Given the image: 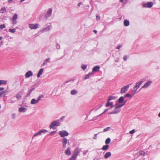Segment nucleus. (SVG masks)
Instances as JSON below:
<instances>
[{
	"instance_id": "f257e3e1",
	"label": "nucleus",
	"mask_w": 160,
	"mask_h": 160,
	"mask_svg": "<svg viewBox=\"0 0 160 160\" xmlns=\"http://www.w3.org/2000/svg\"><path fill=\"white\" fill-rule=\"evenodd\" d=\"M61 125L60 122V120H56L54 121L50 125L49 127L50 128H53L55 129V128H54V126H59Z\"/></svg>"
},
{
	"instance_id": "f03ea898",
	"label": "nucleus",
	"mask_w": 160,
	"mask_h": 160,
	"mask_svg": "<svg viewBox=\"0 0 160 160\" xmlns=\"http://www.w3.org/2000/svg\"><path fill=\"white\" fill-rule=\"evenodd\" d=\"M59 134L61 137H63L68 135L69 133L66 131L62 130L59 131L58 132Z\"/></svg>"
},
{
	"instance_id": "7ed1b4c3",
	"label": "nucleus",
	"mask_w": 160,
	"mask_h": 160,
	"mask_svg": "<svg viewBox=\"0 0 160 160\" xmlns=\"http://www.w3.org/2000/svg\"><path fill=\"white\" fill-rule=\"evenodd\" d=\"M143 82L142 81H140L139 82H137L135 85L133 87V90L134 91V93L133 94L134 95L135 93L136 92L137 89L139 88L140 85L142 84Z\"/></svg>"
},
{
	"instance_id": "20e7f679",
	"label": "nucleus",
	"mask_w": 160,
	"mask_h": 160,
	"mask_svg": "<svg viewBox=\"0 0 160 160\" xmlns=\"http://www.w3.org/2000/svg\"><path fill=\"white\" fill-rule=\"evenodd\" d=\"M52 8H49L48 11L47 12L46 14L45 15V16L46 19H48L52 15Z\"/></svg>"
},
{
	"instance_id": "39448f33",
	"label": "nucleus",
	"mask_w": 160,
	"mask_h": 160,
	"mask_svg": "<svg viewBox=\"0 0 160 160\" xmlns=\"http://www.w3.org/2000/svg\"><path fill=\"white\" fill-rule=\"evenodd\" d=\"M153 2H148L147 3H143L142 6L145 8H151L153 6Z\"/></svg>"
},
{
	"instance_id": "423d86ee",
	"label": "nucleus",
	"mask_w": 160,
	"mask_h": 160,
	"mask_svg": "<svg viewBox=\"0 0 160 160\" xmlns=\"http://www.w3.org/2000/svg\"><path fill=\"white\" fill-rule=\"evenodd\" d=\"M129 86V85L128 84L122 88L121 90L120 93L122 94L125 93L128 90Z\"/></svg>"
},
{
	"instance_id": "0eeeda50",
	"label": "nucleus",
	"mask_w": 160,
	"mask_h": 160,
	"mask_svg": "<svg viewBox=\"0 0 160 160\" xmlns=\"http://www.w3.org/2000/svg\"><path fill=\"white\" fill-rule=\"evenodd\" d=\"M39 24L37 23L35 24H29V28L31 29H36L38 28Z\"/></svg>"
},
{
	"instance_id": "6e6552de",
	"label": "nucleus",
	"mask_w": 160,
	"mask_h": 160,
	"mask_svg": "<svg viewBox=\"0 0 160 160\" xmlns=\"http://www.w3.org/2000/svg\"><path fill=\"white\" fill-rule=\"evenodd\" d=\"M18 18V15L17 14H14L12 18V23L13 24H16L17 22L16 20Z\"/></svg>"
},
{
	"instance_id": "1a4fd4ad",
	"label": "nucleus",
	"mask_w": 160,
	"mask_h": 160,
	"mask_svg": "<svg viewBox=\"0 0 160 160\" xmlns=\"http://www.w3.org/2000/svg\"><path fill=\"white\" fill-rule=\"evenodd\" d=\"M126 102V101H125L123 103H122L120 104H118L116 103L115 105V109H117L118 108H120L121 107H122L124 105H125Z\"/></svg>"
},
{
	"instance_id": "9d476101",
	"label": "nucleus",
	"mask_w": 160,
	"mask_h": 160,
	"mask_svg": "<svg viewBox=\"0 0 160 160\" xmlns=\"http://www.w3.org/2000/svg\"><path fill=\"white\" fill-rule=\"evenodd\" d=\"M81 150V149L80 148H76L74 151L73 154L77 157L78 154L80 153Z\"/></svg>"
},
{
	"instance_id": "9b49d317",
	"label": "nucleus",
	"mask_w": 160,
	"mask_h": 160,
	"mask_svg": "<svg viewBox=\"0 0 160 160\" xmlns=\"http://www.w3.org/2000/svg\"><path fill=\"white\" fill-rule=\"evenodd\" d=\"M152 82L150 81H148L146 82L144 85L142 87V88H146L148 87L151 84Z\"/></svg>"
},
{
	"instance_id": "f8f14e48",
	"label": "nucleus",
	"mask_w": 160,
	"mask_h": 160,
	"mask_svg": "<svg viewBox=\"0 0 160 160\" xmlns=\"http://www.w3.org/2000/svg\"><path fill=\"white\" fill-rule=\"evenodd\" d=\"M33 75V73L31 71L27 72L25 74V78H29Z\"/></svg>"
},
{
	"instance_id": "ddd939ff",
	"label": "nucleus",
	"mask_w": 160,
	"mask_h": 160,
	"mask_svg": "<svg viewBox=\"0 0 160 160\" xmlns=\"http://www.w3.org/2000/svg\"><path fill=\"white\" fill-rule=\"evenodd\" d=\"M126 101H127V100L124 101V98L122 96L120 97L118 100V103L121 104L123 103Z\"/></svg>"
},
{
	"instance_id": "4468645a",
	"label": "nucleus",
	"mask_w": 160,
	"mask_h": 160,
	"mask_svg": "<svg viewBox=\"0 0 160 160\" xmlns=\"http://www.w3.org/2000/svg\"><path fill=\"white\" fill-rule=\"evenodd\" d=\"M49 25H47V26L42 30V32L47 31L51 29V24L49 23Z\"/></svg>"
},
{
	"instance_id": "2eb2a0df",
	"label": "nucleus",
	"mask_w": 160,
	"mask_h": 160,
	"mask_svg": "<svg viewBox=\"0 0 160 160\" xmlns=\"http://www.w3.org/2000/svg\"><path fill=\"white\" fill-rule=\"evenodd\" d=\"M100 69V67L98 66H96L94 67L92 69L93 72H96L98 71Z\"/></svg>"
},
{
	"instance_id": "dca6fc26",
	"label": "nucleus",
	"mask_w": 160,
	"mask_h": 160,
	"mask_svg": "<svg viewBox=\"0 0 160 160\" xmlns=\"http://www.w3.org/2000/svg\"><path fill=\"white\" fill-rule=\"evenodd\" d=\"M65 153L66 155H70L71 154V152L70 151V149L68 148L65 151Z\"/></svg>"
},
{
	"instance_id": "f3484780",
	"label": "nucleus",
	"mask_w": 160,
	"mask_h": 160,
	"mask_svg": "<svg viewBox=\"0 0 160 160\" xmlns=\"http://www.w3.org/2000/svg\"><path fill=\"white\" fill-rule=\"evenodd\" d=\"M27 110V108L24 107H20L19 108L18 111L20 112H25Z\"/></svg>"
},
{
	"instance_id": "a211bd4d",
	"label": "nucleus",
	"mask_w": 160,
	"mask_h": 160,
	"mask_svg": "<svg viewBox=\"0 0 160 160\" xmlns=\"http://www.w3.org/2000/svg\"><path fill=\"white\" fill-rule=\"evenodd\" d=\"M120 111V109H115V110L109 113V114H117Z\"/></svg>"
},
{
	"instance_id": "6ab92c4d",
	"label": "nucleus",
	"mask_w": 160,
	"mask_h": 160,
	"mask_svg": "<svg viewBox=\"0 0 160 160\" xmlns=\"http://www.w3.org/2000/svg\"><path fill=\"white\" fill-rule=\"evenodd\" d=\"M8 92V91L7 90L3 91H1V96L4 97Z\"/></svg>"
},
{
	"instance_id": "aec40b11",
	"label": "nucleus",
	"mask_w": 160,
	"mask_h": 160,
	"mask_svg": "<svg viewBox=\"0 0 160 160\" xmlns=\"http://www.w3.org/2000/svg\"><path fill=\"white\" fill-rule=\"evenodd\" d=\"M43 71V68H41L39 70L37 74V77L38 78H39L40 76L42 74V72Z\"/></svg>"
},
{
	"instance_id": "412c9836",
	"label": "nucleus",
	"mask_w": 160,
	"mask_h": 160,
	"mask_svg": "<svg viewBox=\"0 0 160 160\" xmlns=\"http://www.w3.org/2000/svg\"><path fill=\"white\" fill-rule=\"evenodd\" d=\"M124 25L126 27L128 26L130 24L129 21L127 20H125L123 22Z\"/></svg>"
},
{
	"instance_id": "4be33fe9",
	"label": "nucleus",
	"mask_w": 160,
	"mask_h": 160,
	"mask_svg": "<svg viewBox=\"0 0 160 160\" xmlns=\"http://www.w3.org/2000/svg\"><path fill=\"white\" fill-rule=\"evenodd\" d=\"M38 102L37 100H36L35 99L33 98L31 100L30 103L32 104H35L38 103Z\"/></svg>"
},
{
	"instance_id": "5701e85b",
	"label": "nucleus",
	"mask_w": 160,
	"mask_h": 160,
	"mask_svg": "<svg viewBox=\"0 0 160 160\" xmlns=\"http://www.w3.org/2000/svg\"><path fill=\"white\" fill-rule=\"evenodd\" d=\"M111 155V153L110 152H108L106 153L104 156V157L105 158H107L110 157Z\"/></svg>"
},
{
	"instance_id": "b1692460",
	"label": "nucleus",
	"mask_w": 160,
	"mask_h": 160,
	"mask_svg": "<svg viewBox=\"0 0 160 160\" xmlns=\"http://www.w3.org/2000/svg\"><path fill=\"white\" fill-rule=\"evenodd\" d=\"M116 98L115 96H109L108 97V101H110L112 100H115Z\"/></svg>"
},
{
	"instance_id": "393cba45",
	"label": "nucleus",
	"mask_w": 160,
	"mask_h": 160,
	"mask_svg": "<svg viewBox=\"0 0 160 160\" xmlns=\"http://www.w3.org/2000/svg\"><path fill=\"white\" fill-rule=\"evenodd\" d=\"M68 142H68V140L66 138H63L62 141V144H67Z\"/></svg>"
},
{
	"instance_id": "a878e982",
	"label": "nucleus",
	"mask_w": 160,
	"mask_h": 160,
	"mask_svg": "<svg viewBox=\"0 0 160 160\" xmlns=\"http://www.w3.org/2000/svg\"><path fill=\"white\" fill-rule=\"evenodd\" d=\"M109 147V145L107 144L104 145L102 148V149L104 151H106L108 149Z\"/></svg>"
},
{
	"instance_id": "bb28decb",
	"label": "nucleus",
	"mask_w": 160,
	"mask_h": 160,
	"mask_svg": "<svg viewBox=\"0 0 160 160\" xmlns=\"http://www.w3.org/2000/svg\"><path fill=\"white\" fill-rule=\"evenodd\" d=\"M93 74V72L89 73L88 74H86L85 75L84 79H86L88 78L89 77Z\"/></svg>"
},
{
	"instance_id": "cd10ccee",
	"label": "nucleus",
	"mask_w": 160,
	"mask_h": 160,
	"mask_svg": "<svg viewBox=\"0 0 160 160\" xmlns=\"http://www.w3.org/2000/svg\"><path fill=\"white\" fill-rule=\"evenodd\" d=\"M78 92V91L75 89L72 90L70 92V93L72 95H75Z\"/></svg>"
},
{
	"instance_id": "c85d7f7f",
	"label": "nucleus",
	"mask_w": 160,
	"mask_h": 160,
	"mask_svg": "<svg viewBox=\"0 0 160 160\" xmlns=\"http://www.w3.org/2000/svg\"><path fill=\"white\" fill-rule=\"evenodd\" d=\"M113 103L112 102H110V101H107V103L105 105V106L106 107H108L109 106H110L111 105H112V103Z\"/></svg>"
},
{
	"instance_id": "c756f323",
	"label": "nucleus",
	"mask_w": 160,
	"mask_h": 160,
	"mask_svg": "<svg viewBox=\"0 0 160 160\" xmlns=\"http://www.w3.org/2000/svg\"><path fill=\"white\" fill-rule=\"evenodd\" d=\"M40 132V134L41 135L42 134V133L45 134L46 133L48 132V131L46 129H42L39 131Z\"/></svg>"
},
{
	"instance_id": "7c9ffc66",
	"label": "nucleus",
	"mask_w": 160,
	"mask_h": 160,
	"mask_svg": "<svg viewBox=\"0 0 160 160\" xmlns=\"http://www.w3.org/2000/svg\"><path fill=\"white\" fill-rule=\"evenodd\" d=\"M7 82V80H1V85L2 84L4 85H6Z\"/></svg>"
},
{
	"instance_id": "2f4dec72",
	"label": "nucleus",
	"mask_w": 160,
	"mask_h": 160,
	"mask_svg": "<svg viewBox=\"0 0 160 160\" xmlns=\"http://www.w3.org/2000/svg\"><path fill=\"white\" fill-rule=\"evenodd\" d=\"M77 157V156L73 154L69 160H75L76 159Z\"/></svg>"
},
{
	"instance_id": "473e14b6",
	"label": "nucleus",
	"mask_w": 160,
	"mask_h": 160,
	"mask_svg": "<svg viewBox=\"0 0 160 160\" xmlns=\"http://www.w3.org/2000/svg\"><path fill=\"white\" fill-rule=\"evenodd\" d=\"M111 141V139L110 138H108L105 141V143L106 144H108Z\"/></svg>"
},
{
	"instance_id": "72a5a7b5",
	"label": "nucleus",
	"mask_w": 160,
	"mask_h": 160,
	"mask_svg": "<svg viewBox=\"0 0 160 160\" xmlns=\"http://www.w3.org/2000/svg\"><path fill=\"white\" fill-rule=\"evenodd\" d=\"M43 97L44 95H40L38 97V98L37 99L38 102L41 100V98H43Z\"/></svg>"
},
{
	"instance_id": "f704fd0d",
	"label": "nucleus",
	"mask_w": 160,
	"mask_h": 160,
	"mask_svg": "<svg viewBox=\"0 0 160 160\" xmlns=\"http://www.w3.org/2000/svg\"><path fill=\"white\" fill-rule=\"evenodd\" d=\"M111 129V128L110 127H108L106 128H104L103 130V132H105L108 130H110Z\"/></svg>"
},
{
	"instance_id": "c9c22d12",
	"label": "nucleus",
	"mask_w": 160,
	"mask_h": 160,
	"mask_svg": "<svg viewBox=\"0 0 160 160\" xmlns=\"http://www.w3.org/2000/svg\"><path fill=\"white\" fill-rule=\"evenodd\" d=\"M139 153L140 155L144 156L145 155V152L141 150L139 151Z\"/></svg>"
},
{
	"instance_id": "e433bc0d",
	"label": "nucleus",
	"mask_w": 160,
	"mask_h": 160,
	"mask_svg": "<svg viewBox=\"0 0 160 160\" xmlns=\"http://www.w3.org/2000/svg\"><path fill=\"white\" fill-rule=\"evenodd\" d=\"M87 67V65H85V64H82L81 68L83 70H85L86 69Z\"/></svg>"
},
{
	"instance_id": "4c0bfd02",
	"label": "nucleus",
	"mask_w": 160,
	"mask_h": 160,
	"mask_svg": "<svg viewBox=\"0 0 160 160\" xmlns=\"http://www.w3.org/2000/svg\"><path fill=\"white\" fill-rule=\"evenodd\" d=\"M8 31L9 32L13 33L16 32V29L15 28L12 29L10 28L9 29Z\"/></svg>"
},
{
	"instance_id": "58836bf2",
	"label": "nucleus",
	"mask_w": 160,
	"mask_h": 160,
	"mask_svg": "<svg viewBox=\"0 0 160 160\" xmlns=\"http://www.w3.org/2000/svg\"><path fill=\"white\" fill-rule=\"evenodd\" d=\"M1 11H2V13H5L7 12L6 8L5 7L2 8L1 9Z\"/></svg>"
},
{
	"instance_id": "ea45409f",
	"label": "nucleus",
	"mask_w": 160,
	"mask_h": 160,
	"mask_svg": "<svg viewBox=\"0 0 160 160\" xmlns=\"http://www.w3.org/2000/svg\"><path fill=\"white\" fill-rule=\"evenodd\" d=\"M38 135H41L40 132H39V131L38 132L35 133L33 135V137H32V139H33L34 137H36Z\"/></svg>"
},
{
	"instance_id": "a19ab883",
	"label": "nucleus",
	"mask_w": 160,
	"mask_h": 160,
	"mask_svg": "<svg viewBox=\"0 0 160 160\" xmlns=\"http://www.w3.org/2000/svg\"><path fill=\"white\" fill-rule=\"evenodd\" d=\"M124 96L125 97H128L129 98H131L132 97V95L130 94L129 93H127Z\"/></svg>"
},
{
	"instance_id": "79ce46f5",
	"label": "nucleus",
	"mask_w": 160,
	"mask_h": 160,
	"mask_svg": "<svg viewBox=\"0 0 160 160\" xmlns=\"http://www.w3.org/2000/svg\"><path fill=\"white\" fill-rule=\"evenodd\" d=\"M16 98L17 99H20L22 98V96L19 94H17L16 96Z\"/></svg>"
},
{
	"instance_id": "37998d69",
	"label": "nucleus",
	"mask_w": 160,
	"mask_h": 160,
	"mask_svg": "<svg viewBox=\"0 0 160 160\" xmlns=\"http://www.w3.org/2000/svg\"><path fill=\"white\" fill-rule=\"evenodd\" d=\"M56 48L58 49H59L60 48V45L58 43H57L56 45Z\"/></svg>"
},
{
	"instance_id": "c03bdc74",
	"label": "nucleus",
	"mask_w": 160,
	"mask_h": 160,
	"mask_svg": "<svg viewBox=\"0 0 160 160\" xmlns=\"http://www.w3.org/2000/svg\"><path fill=\"white\" fill-rule=\"evenodd\" d=\"M108 110V109H105L104 110V111L103 112H102L101 114H100V115H98L97 116V117H98V116H100L101 115H102V114H104V113H105V112L107 111Z\"/></svg>"
},
{
	"instance_id": "a18cd8bd",
	"label": "nucleus",
	"mask_w": 160,
	"mask_h": 160,
	"mask_svg": "<svg viewBox=\"0 0 160 160\" xmlns=\"http://www.w3.org/2000/svg\"><path fill=\"white\" fill-rule=\"evenodd\" d=\"M16 114L15 113H12V118L13 119H15V118Z\"/></svg>"
},
{
	"instance_id": "49530a36",
	"label": "nucleus",
	"mask_w": 160,
	"mask_h": 160,
	"mask_svg": "<svg viewBox=\"0 0 160 160\" xmlns=\"http://www.w3.org/2000/svg\"><path fill=\"white\" fill-rule=\"evenodd\" d=\"M135 132V130L134 129H133L131 131L129 132V133L130 134H132L134 133Z\"/></svg>"
},
{
	"instance_id": "de8ad7c7",
	"label": "nucleus",
	"mask_w": 160,
	"mask_h": 160,
	"mask_svg": "<svg viewBox=\"0 0 160 160\" xmlns=\"http://www.w3.org/2000/svg\"><path fill=\"white\" fill-rule=\"evenodd\" d=\"M5 24L1 25V29L5 28Z\"/></svg>"
},
{
	"instance_id": "09e8293b",
	"label": "nucleus",
	"mask_w": 160,
	"mask_h": 160,
	"mask_svg": "<svg viewBox=\"0 0 160 160\" xmlns=\"http://www.w3.org/2000/svg\"><path fill=\"white\" fill-rule=\"evenodd\" d=\"M35 89V88H32L31 89H30L29 91V92H30V93L33 91H34Z\"/></svg>"
},
{
	"instance_id": "8fccbe9b",
	"label": "nucleus",
	"mask_w": 160,
	"mask_h": 160,
	"mask_svg": "<svg viewBox=\"0 0 160 160\" xmlns=\"http://www.w3.org/2000/svg\"><path fill=\"white\" fill-rule=\"evenodd\" d=\"M100 19V17L98 15H97L96 17V20H99Z\"/></svg>"
},
{
	"instance_id": "3c124183",
	"label": "nucleus",
	"mask_w": 160,
	"mask_h": 160,
	"mask_svg": "<svg viewBox=\"0 0 160 160\" xmlns=\"http://www.w3.org/2000/svg\"><path fill=\"white\" fill-rule=\"evenodd\" d=\"M49 60H50V58H46L44 61L46 63V62H50Z\"/></svg>"
},
{
	"instance_id": "603ef678",
	"label": "nucleus",
	"mask_w": 160,
	"mask_h": 160,
	"mask_svg": "<svg viewBox=\"0 0 160 160\" xmlns=\"http://www.w3.org/2000/svg\"><path fill=\"white\" fill-rule=\"evenodd\" d=\"M123 59L125 61H127V56L124 55L123 57Z\"/></svg>"
},
{
	"instance_id": "864d4df0",
	"label": "nucleus",
	"mask_w": 160,
	"mask_h": 160,
	"mask_svg": "<svg viewBox=\"0 0 160 160\" xmlns=\"http://www.w3.org/2000/svg\"><path fill=\"white\" fill-rule=\"evenodd\" d=\"M56 132V131H52L50 133V135H52L53 134H54L55 132Z\"/></svg>"
},
{
	"instance_id": "5fc2aeb1",
	"label": "nucleus",
	"mask_w": 160,
	"mask_h": 160,
	"mask_svg": "<svg viewBox=\"0 0 160 160\" xmlns=\"http://www.w3.org/2000/svg\"><path fill=\"white\" fill-rule=\"evenodd\" d=\"M65 118V116H63L62 117H61L59 120H60L61 121H62Z\"/></svg>"
},
{
	"instance_id": "6e6d98bb",
	"label": "nucleus",
	"mask_w": 160,
	"mask_h": 160,
	"mask_svg": "<svg viewBox=\"0 0 160 160\" xmlns=\"http://www.w3.org/2000/svg\"><path fill=\"white\" fill-rule=\"evenodd\" d=\"M97 135L98 134H94V137L93 138V139H97L96 137H97Z\"/></svg>"
},
{
	"instance_id": "4d7b16f0",
	"label": "nucleus",
	"mask_w": 160,
	"mask_h": 160,
	"mask_svg": "<svg viewBox=\"0 0 160 160\" xmlns=\"http://www.w3.org/2000/svg\"><path fill=\"white\" fill-rule=\"evenodd\" d=\"M31 94V93L30 92H28L27 94V95H26V97H29Z\"/></svg>"
},
{
	"instance_id": "13d9d810",
	"label": "nucleus",
	"mask_w": 160,
	"mask_h": 160,
	"mask_svg": "<svg viewBox=\"0 0 160 160\" xmlns=\"http://www.w3.org/2000/svg\"><path fill=\"white\" fill-rule=\"evenodd\" d=\"M122 47V45H119L116 48L118 49H119Z\"/></svg>"
},
{
	"instance_id": "bf43d9fd",
	"label": "nucleus",
	"mask_w": 160,
	"mask_h": 160,
	"mask_svg": "<svg viewBox=\"0 0 160 160\" xmlns=\"http://www.w3.org/2000/svg\"><path fill=\"white\" fill-rule=\"evenodd\" d=\"M62 147L64 148H66V144H63Z\"/></svg>"
},
{
	"instance_id": "052dcab7",
	"label": "nucleus",
	"mask_w": 160,
	"mask_h": 160,
	"mask_svg": "<svg viewBox=\"0 0 160 160\" xmlns=\"http://www.w3.org/2000/svg\"><path fill=\"white\" fill-rule=\"evenodd\" d=\"M46 64V62H45L44 61L41 64L42 66H43L44 65H45Z\"/></svg>"
},
{
	"instance_id": "680f3d73",
	"label": "nucleus",
	"mask_w": 160,
	"mask_h": 160,
	"mask_svg": "<svg viewBox=\"0 0 160 160\" xmlns=\"http://www.w3.org/2000/svg\"><path fill=\"white\" fill-rule=\"evenodd\" d=\"M82 4V3L81 2H79L78 3V4H77V5L78 7H80V5L81 4Z\"/></svg>"
},
{
	"instance_id": "e2e57ef3",
	"label": "nucleus",
	"mask_w": 160,
	"mask_h": 160,
	"mask_svg": "<svg viewBox=\"0 0 160 160\" xmlns=\"http://www.w3.org/2000/svg\"><path fill=\"white\" fill-rule=\"evenodd\" d=\"M13 0H8V3H11L12 2Z\"/></svg>"
},
{
	"instance_id": "0e129e2a",
	"label": "nucleus",
	"mask_w": 160,
	"mask_h": 160,
	"mask_svg": "<svg viewBox=\"0 0 160 160\" xmlns=\"http://www.w3.org/2000/svg\"><path fill=\"white\" fill-rule=\"evenodd\" d=\"M4 89V88L3 87H1V91L3 90Z\"/></svg>"
},
{
	"instance_id": "69168bd1",
	"label": "nucleus",
	"mask_w": 160,
	"mask_h": 160,
	"mask_svg": "<svg viewBox=\"0 0 160 160\" xmlns=\"http://www.w3.org/2000/svg\"><path fill=\"white\" fill-rule=\"evenodd\" d=\"M111 106V108H113V107H114V105H113V103H112V105H111V106Z\"/></svg>"
},
{
	"instance_id": "338daca9",
	"label": "nucleus",
	"mask_w": 160,
	"mask_h": 160,
	"mask_svg": "<svg viewBox=\"0 0 160 160\" xmlns=\"http://www.w3.org/2000/svg\"><path fill=\"white\" fill-rule=\"evenodd\" d=\"M93 32H94L95 33H96L97 32V31L96 30H93Z\"/></svg>"
},
{
	"instance_id": "774afa93",
	"label": "nucleus",
	"mask_w": 160,
	"mask_h": 160,
	"mask_svg": "<svg viewBox=\"0 0 160 160\" xmlns=\"http://www.w3.org/2000/svg\"><path fill=\"white\" fill-rule=\"evenodd\" d=\"M118 62V59H116L115 61V62Z\"/></svg>"
}]
</instances>
